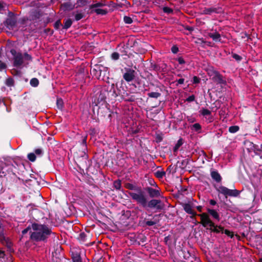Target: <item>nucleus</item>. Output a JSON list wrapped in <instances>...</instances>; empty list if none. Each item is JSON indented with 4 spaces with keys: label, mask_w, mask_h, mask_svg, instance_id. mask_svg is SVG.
Listing matches in <instances>:
<instances>
[{
    "label": "nucleus",
    "mask_w": 262,
    "mask_h": 262,
    "mask_svg": "<svg viewBox=\"0 0 262 262\" xmlns=\"http://www.w3.org/2000/svg\"><path fill=\"white\" fill-rule=\"evenodd\" d=\"M32 228L33 232L30 237L36 241L45 240L51 232V230L45 225L34 223L32 225Z\"/></svg>",
    "instance_id": "1"
},
{
    "label": "nucleus",
    "mask_w": 262,
    "mask_h": 262,
    "mask_svg": "<svg viewBox=\"0 0 262 262\" xmlns=\"http://www.w3.org/2000/svg\"><path fill=\"white\" fill-rule=\"evenodd\" d=\"M201 218V223L204 227L209 226L212 231L216 233H223L224 229L221 226H215L214 223L210 220L208 214L203 213L198 215Z\"/></svg>",
    "instance_id": "2"
},
{
    "label": "nucleus",
    "mask_w": 262,
    "mask_h": 262,
    "mask_svg": "<svg viewBox=\"0 0 262 262\" xmlns=\"http://www.w3.org/2000/svg\"><path fill=\"white\" fill-rule=\"evenodd\" d=\"M13 56L14 66L20 67L25 63L26 61H31L32 57L28 53L23 55L21 53L17 52L15 50L12 49L10 51Z\"/></svg>",
    "instance_id": "3"
},
{
    "label": "nucleus",
    "mask_w": 262,
    "mask_h": 262,
    "mask_svg": "<svg viewBox=\"0 0 262 262\" xmlns=\"http://www.w3.org/2000/svg\"><path fill=\"white\" fill-rule=\"evenodd\" d=\"M177 262H194L198 261L194 255H191L189 251L185 250H180L178 252V256L176 257Z\"/></svg>",
    "instance_id": "4"
},
{
    "label": "nucleus",
    "mask_w": 262,
    "mask_h": 262,
    "mask_svg": "<svg viewBox=\"0 0 262 262\" xmlns=\"http://www.w3.org/2000/svg\"><path fill=\"white\" fill-rule=\"evenodd\" d=\"M217 190L219 193L223 194L226 197H227V196L236 197L240 193V191L236 189H229L223 186H219Z\"/></svg>",
    "instance_id": "5"
},
{
    "label": "nucleus",
    "mask_w": 262,
    "mask_h": 262,
    "mask_svg": "<svg viewBox=\"0 0 262 262\" xmlns=\"http://www.w3.org/2000/svg\"><path fill=\"white\" fill-rule=\"evenodd\" d=\"M130 195L133 200L136 201L143 207L146 206V199L142 192L140 191L139 193L132 192L130 193Z\"/></svg>",
    "instance_id": "6"
},
{
    "label": "nucleus",
    "mask_w": 262,
    "mask_h": 262,
    "mask_svg": "<svg viewBox=\"0 0 262 262\" xmlns=\"http://www.w3.org/2000/svg\"><path fill=\"white\" fill-rule=\"evenodd\" d=\"M200 113L202 116L205 117L207 122L211 123L213 121V117L211 115V112L209 110L203 108L200 111Z\"/></svg>",
    "instance_id": "7"
},
{
    "label": "nucleus",
    "mask_w": 262,
    "mask_h": 262,
    "mask_svg": "<svg viewBox=\"0 0 262 262\" xmlns=\"http://www.w3.org/2000/svg\"><path fill=\"white\" fill-rule=\"evenodd\" d=\"M210 76H213V79L219 83H224V80L222 78V76L216 71L214 70H210L208 73Z\"/></svg>",
    "instance_id": "8"
},
{
    "label": "nucleus",
    "mask_w": 262,
    "mask_h": 262,
    "mask_svg": "<svg viewBox=\"0 0 262 262\" xmlns=\"http://www.w3.org/2000/svg\"><path fill=\"white\" fill-rule=\"evenodd\" d=\"M135 71L128 70L123 75V78L127 82H130L135 78Z\"/></svg>",
    "instance_id": "9"
},
{
    "label": "nucleus",
    "mask_w": 262,
    "mask_h": 262,
    "mask_svg": "<svg viewBox=\"0 0 262 262\" xmlns=\"http://www.w3.org/2000/svg\"><path fill=\"white\" fill-rule=\"evenodd\" d=\"M207 35L209 37L211 38L212 40L215 42H220L221 40V36L220 34L216 31L208 32Z\"/></svg>",
    "instance_id": "10"
},
{
    "label": "nucleus",
    "mask_w": 262,
    "mask_h": 262,
    "mask_svg": "<svg viewBox=\"0 0 262 262\" xmlns=\"http://www.w3.org/2000/svg\"><path fill=\"white\" fill-rule=\"evenodd\" d=\"M208 213L212 216V217L215 221H219L220 220V214L219 212L214 209L207 208Z\"/></svg>",
    "instance_id": "11"
},
{
    "label": "nucleus",
    "mask_w": 262,
    "mask_h": 262,
    "mask_svg": "<svg viewBox=\"0 0 262 262\" xmlns=\"http://www.w3.org/2000/svg\"><path fill=\"white\" fill-rule=\"evenodd\" d=\"M161 201L158 200H151L148 204V206L150 208H157V209H161V207L160 205Z\"/></svg>",
    "instance_id": "12"
},
{
    "label": "nucleus",
    "mask_w": 262,
    "mask_h": 262,
    "mask_svg": "<svg viewBox=\"0 0 262 262\" xmlns=\"http://www.w3.org/2000/svg\"><path fill=\"white\" fill-rule=\"evenodd\" d=\"M147 192L150 197H157L160 195V191L158 189H154L151 187H148L147 188Z\"/></svg>",
    "instance_id": "13"
},
{
    "label": "nucleus",
    "mask_w": 262,
    "mask_h": 262,
    "mask_svg": "<svg viewBox=\"0 0 262 262\" xmlns=\"http://www.w3.org/2000/svg\"><path fill=\"white\" fill-rule=\"evenodd\" d=\"M211 176L212 178L217 182H220L222 180L221 176L217 171H212L211 172Z\"/></svg>",
    "instance_id": "14"
},
{
    "label": "nucleus",
    "mask_w": 262,
    "mask_h": 262,
    "mask_svg": "<svg viewBox=\"0 0 262 262\" xmlns=\"http://www.w3.org/2000/svg\"><path fill=\"white\" fill-rule=\"evenodd\" d=\"M184 210L188 214L195 215L194 211L192 210L191 206L190 204H186L184 205Z\"/></svg>",
    "instance_id": "15"
},
{
    "label": "nucleus",
    "mask_w": 262,
    "mask_h": 262,
    "mask_svg": "<svg viewBox=\"0 0 262 262\" xmlns=\"http://www.w3.org/2000/svg\"><path fill=\"white\" fill-rule=\"evenodd\" d=\"M74 7V5H73L72 4L70 3H67L62 4L61 6V8L63 10L66 11L72 9Z\"/></svg>",
    "instance_id": "16"
},
{
    "label": "nucleus",
    "mask_w": 262,
    "mask_h": 262,
    "mask_svg": "<svg viewBox=\"0 0 262 262\" xmlns=\"http://www.w3.org/2000/svg\"><path fill=\"white\" fill-rule=\"evenodd\" d=\"M72 24V20L70 18H68L64 21L63 28L67 29L69 28Z\"/></svg>",
    "instance_id": "17"
},
{
    "label": "nucleus",
    "mask_w": 262,
    "mask_h": 262,
    "mask_svg": "<svg viewBox=\"0 0 262 262\" xmlns=\"http://www.w3.org/2000/svg\"><path fill=\"white\" fill-rule=\"evenodd\" d=\"M0 239L1 242L4 244V242H6L7 246L10 248L11 247V243L9 241L8 238H6L4 236H0Z\"/></svg>",
    "instance_id": "18"
},
{
    "label": "nucleus",
    "mask_w": 262,
    "mask_h": 262,
    "mask_svg": "<svg viewBox=\"0 0 262 262\" xmlns=\"http://www.w3.org/2000/svg\"><path fill=\"white\" fill-rule=\"evenodd\" d=\"M6 23L8 27L10 29L12 28L15 24V21L12 19H8L6 20Z\"/></svg>",
    "instance_id": "19"
},
{
    "label": "nucleus",
    "mask_w": 262,
    "mask_h": 262,
    "mask_svg": "<svg viewBox=\"0 0 262 262\" xmlns=\"http://www.w3.org/2000/svg\"><path fill=\"white\" fill-rule=\"evenodd\" d=\"M147 95L150 98H158L161 96V94L158 92H150Z\"/></svg>",
    "instance_id": "20"
},
{
    "label": "nucleus",
    "mask_w": 262,
    "mask_h": 262,
    "mask_svg": "<svg viewBox=\"0 0 262 262\" xmlns=\"http://www.w3.org/2000/svg\"><path fill=\"white\" fill-rule=\"evenodd\" d=\"M72 259L73 262H82L81 257L78 254H73Z\"/></svg>",
    "instance_id": "21"
},
{
    "label": "nucleus",
    "mask_w": 262,
    "mask_h": 262,
    "mask_svg": "<svg viewBox=\"0 0 262 262\" xmlns=\"http://www.w3.org/2000/svg\"><path fill=\"white\" fill-rule=\"evenodd\" d=\"M39 84V81L37 78H34L31 79L30 80V84L31 86L36 87L38 86Z\"/></svg>",
    "instance_id": "22"
},
{
    "label": "nucleus",
    "mask_w": 262,
    "mask_h": 262,
    "mask_svg": "<svg viewBox=\"0 0 262 262\" xmlns=\"http://www.w3.org/2000/svg\"><path fill=\"white\" fill-rule=\"evenodd\" d=\"M5 83L8 86H12L14 85V80L13 78L9 77L6 79Z\"/></svg>",
    "instance_id": "23"
},
{
    "label": "nucleus",
    "mask_w": 262,
    "mask_h": 262,
    "mask_svg": "<svg viewBox=\"0 0 262 262\" xmlns=\"http://www.w3.org/2000/svg\"><path fill=\"white\" fill-rule=\"evenodd\" d=\"M105 5V4L103 2H98L96 4L92 5L91 6V8H97V7H102Z\"/></svg>",
    "instance_id": "24"
},
{
    "label": "nucleus",
    "mask_w": 262,
    "mask_h": 262,
    "mask_svg": "<svg viewBox=\"0 0 262 262\" xmlns=\"http://www.w3.org/2000/svg\"><path fill=\"white\" fill-rule=\"evenodd\" d=\"M239 130V127L237 126H232L229 128V131L231 133L237 132Z\"/></svg>",
    "instance_id": "25"
},
{
    "label": "nucleus",
    "mask_w": 262,
    "mask_h": 262,
    "mask_svg": "<svg viewBox=\"0 0 262 262\" xmlns=\"http://www.w3.org/2000/svg\"><path fill=\"white\" fill-rule=\"evenodd\" d=\"M95 11L97 14L104 15L107 13V11L106 10L102 9H97Z\"/></svg>",
    "instance_id": "26"
},
{
    "label": "nucleus",
    "mask_w": 262,
    "mask_h": 262,
    "mask_svg": "<svg viewBox=\"0 0 262 262\" xmlns=\"http://www.w3.org/2000/svg\"><path fill=\"white\" fill-rule=\"evenodd\" d=\"M114 187L117 189L119 190L120 189L121 186V181H116L114 182Z\"/></svg>",
    "instance_id": "27"
},
{
    "label": "nucleus",
    "mask_w": 262,
    "mask_h": 262,
    "mask_svg": "<svg viewBox=\"0 0 262 262\" xmlns=\"http://www.w3.org/2000/svg\"><path fill=\"white\" fill-rule=\"evenodd\" d=\"M215 12H216V9L212 8H207L204 10V13L206 14H211V13Z\"/></svg>",
    "instance_id": "28"
},
{
    "label": "nucleus",
    "mask_w": 262,
    "mask_h": 262,
    "mask_svg": "<svg viewBox=\"0 0 262 262\" xmlns=\"http://www.w3.org/2000/svg\"><path fill=\"white\" fill-rule=\"evenodd\" d=\"M28 158L30 161L34 162L36 159V156L33 153H30L28 155Z\"/></svg>",
    "instance_id": "29"
},
{
    "label": "nucleus",
    "mask_w": 262,
    "mask_h": 262,
    "mask_svg": "<svg viewBox=\"0 0 262 262\" xmlns=\"http://www.w3.org/2000/svg\"><path fill=\"white\" fill-rule=\"evenodd\" d=\"M124 21L127 24H130L133 22L132 19L130 17L127 16H125L124 17Z\"/></svg>",
    "instance_id": "30"
},
{
    "label": "nucleus",
    "mask_w": 262,
    "mask_h": 262,
    "mask_svg": "<svg viewBox=\"0 0 262 262\" xmlns=\"http://www.w3.org/2000/svg\"><path fill=\"white\" fill-rule=\"evenodd\" d=\"M57 105L58 108L61 109L63 106V102L61 99H58L57 100Z\"/></svg>",
    "instance_id": "31"
},
{
    "label": "nucleus",
    "mask_w": 262,
    "mask_h": 262,
    "mask_svg": "<svg viewBox=\"0 0 262 262\" xmlns=\"http://www.w3.org/2000/svg\"><path fill=\"white\" fill-rule=\"evenodd\" d=\"M223 233H224L225 234L228 235V236H230L231 237H232L233 236V233L232 232H231L230 231L228 230H224Z\"/></svg>",
    "instance_id": "32"
},
{
    "label": "nucleus",
    "mask_w": 262,
    "mask_h": 262,
    "mask_svg": "<svg viewBox=\"0 0 262 262\" xmlns=\"http://www.w3.org/2000/svg\"><path fill=\"white\" fill-rule=\"evenodd\" d=\"M112 58L114 60H117L119 58V54L117 52H114L112 54Z\"/></svg>",
    "instance_id": "33"
},
{
    "label": "nucleus",
    "mask_w": 262,
    "mask_h": 262,
    "mask_svg": "<svg viewBox=\"0 0 262 262\" xmlns=\"http://www.w3.org/2000/svg\"><path fill=\"white\" fill-rule=\"evenodd\" d=\"M193 128L196 130H199L201 129V126L199 123H195L193 125Z\"/></svg>",
    "instance_id": "34"
},
{
    "label": "nucleus",
    "mask_w": 262,
    "mask_h": 262,
    "mask_svg": "<svg viewBox=\"0 0 262 262\" xmlns=\"http://www.w3.org/2000/svg\"><path fill=\"white\" fill-rule=\"evenodd\" d=\"M83 17V15L81 13H77L75 16L76 20H79L82 19Z\"/></svg>",
    "instance_id": "35"
},
{
    "label": "nucleus",
    "mask_w": 262,
    "mask_h": 262,
    "mask_svg": "<svg viewBox=\"0 0 262 262\" xmlns=\"http://www.w3.org/2000/svg\"><path fill=\"white\" fill-rule=\"evenodd\" d=\"M163 11L164 12L167 13H170L172 12V10L169 7H164Z\"/></svg>",
    "instance_id": "36"
},
{
    "label": "nucleus",
    "mask_w": 262,
    "mask_h": 262,
    "mask_svg": "<svg viewBox=\"0 0 262 262\" xmlns=\"http://www.w3.org/2000/svg\"><path fill=\"white\" fill-rule=\"evenodd\" d=\"M156 174L158 178H162L165 174V172L162 171H157Z\"/></svg>",
    "instance_id": "37"
},
{
    "label": "nucleus",
    "mask_w": 262,
    "mask_h": 262,
    "mask_svg": "<svg viewBox=\"0 0 262 262\" xmlns=\"http://www.w3.org/2000/svg\"><path fill=\"white\" fill-rule=\"evenodd\" d=\"M6 68V65L5 63L0 61V71H3Z\"/></svg>",
    "instance_id": "38"
},
{
    "label": "nucleus",
    "mask_w": 262,
    "mask_h": 262,
    "mask_svg": "<svg viewBox=\"0 0 262 262\" xmlns=\"http://www.w3.org/2000/svg\"><path fill=\"white\" fill-rule=\"evenodd\" d=\"M178 51H179V49L177 46H173V47H172L171 51L173 53L176 54L178 52Z\"/></svg>",
    "instance_id": "39"
},
{
    "label": "nucleus",
    "mask_w": 262,
    "mask_h": 262,
    "mask_svg": "<svg viewBox=\"0 0 262 262\" xmlns=\"http://www.w3.org/2000/svg\"><path fill=\"white\" fill-rule=\"evenodd\" d=\"M193 82L194 83H198L200 82V79L196 77V76H194L193 77Z\"/></svg>",
    "instance_id": "40"
},
{
    "label": "nucleus",
    "mask_w": 262,
    "mask_h": 262,
    "mask_svg": "<svg viewBox=\"0 0 262 262\" xmlns=\"http://www.w3.org/2000/svg\"><path fill=\"white\" fill-rule=\"evenodd\" d=\"M182 144V140L180 139L178 141L177 144H176V145L174 147L175 150L178 149L179 147V146H180Z\"/></svg>",
    "instance_id": "41"
},
{
    "label": "nucleus",
    "mask_w": 262,
    "mask_h": 262,
    "mask_svg": "<svg viewBox=\"0 0 262 262\" xmlns=\"http://www.w3.org/2000/svg\"><path fill=\"white\" fill-rule=\"evenodd\" d=\"M233 57L236 60H241L242 59L241 57L239 55L236 54L233 55Z\"/></svg>",
    "instance_id": "42"
},
{
    "label": "nucleus",
    "mask_w": 262,
    "mask_h": 262,
    "mask_svg": "<svg viewBox=\"0 0 262 262\" xmlns=\"http://www.w3.org/2000/svg\"><path fill=\"white\" fill-rule=\"evenodd\" d=\"M178 61L181 64H183V63H185V61H184V59L182 57H179L178 58Z\"/></svg>",
    "instance_id": "43"
},
{
    "label": "nucleus",
    "mask_w": 262,
    "mask_h": 262,
    "mask_svg": "<svg viewBox=\"0 0 262 262\" xmlns=\"http://www.w3.org/2000/svg\"><path fill=\"white\" fill-rule=\"evenodd\" d=\"M156 223L154 221H147L146 222V224L148 226H152L154 225Z\"/></svg>",
    "instance_id": "44"
},
{
    "label": "nucleus",
    "mask_w": 262,
    "mask_h": 262,
    "mask_svg": "<svg viewBox=\"0 0 262 262\" xmlns=\"http://www.w3.org/2000/svg\"><path fill=\"white\" fill-rule=\"evenodd\" d=\"M194 100V96L193 95H191V96H189L187 99V100L189 102L193 101Z\"/></svg>",
    "instance_id": "45"
},
{
    "label": "nucleus",
    "mask_w": 262,
    "mask_h": 262,
    "mask_svg": "<svg viewBox=\"0 0 262 262\" xmlns=\"http://www.w3.org/2000/svg\"><path fill=\"white\" fill-rule=\"evenodd\" d=\"M177 82L180 84H183L184 82V79L183 78H180L177 80Z\"/></svg>",
    "instance_id": "46"
},
{
    "label": "nucleus",
    "mask_w": 262,
    "mask_h": 262,
    "mask_svg": "<svg viewBox=\"0 0 262 262\" xmlns=\"http://www.w3.org/2000/svg\"><path fill=\"white\" fill-rule=\"evenodd\" d=\"M209 203H210V205H213H213H216V201H215V200H210V201H209Z\"/></svg>",
    "instance_id": "47"
},
{
    "label": "nucleus",
    "mask_w": 262,
    "mask_h": 262,
    "mask_svg": "<svg viewBox=\"0 0 262 262\" xmlns=\"http://www.w3.org/2000/svg\"><path fill=\"white\" fill-rule=\"evenodd\" d=\"M29 229H30V228L28 227V228H26L25 229L23 230L22 231L23 234H25L26 233H27L28 232V231L29 230Z\"/></svg>",
    "instance_id": "48"
},
{
    "label": "nucleus",
    "mask_w": 262,
    "mask_h": 262,
    "mask_svg": "<svg viewBox=\"0 0 262 262\" xmlns=\"http://www.w3.org/2000/svg\"><path fill=\"white\" fill-rule=\"evenodd\" d=\"M35 153L37 155H39L41 153V150L40 149H37L35 151Z\"/></svg>",
    "instance_id": "49"
},
{
    "label": "nucleus",
    "mask_w": 262,
    "mask_h": 262,
    "mask_svg": "<svg viewBox=\"0 0 262 262\" xmlns=\"http://www.w3.org/2000/svg\"><path fill=\"white\" fill-rule=\"evenodd\" d=\"M86 138H84L83 139V141H82V143L84 145H85L86 144Z\"/></svg>",
    "instance_id": "50"
},
{
    "label": "nucleus",
    "mask_w": 262,
    "mask_h": 262,
    "mask_svg": "<svg viewBox=\"0 0 262 262\" xmlns=\"http://www.w3.org/2000/svg\"><path fill=\"white\" fill-rule=\"evenodd\" d=\"M3 6L2 4L0 2V11H1L3 9Z\"/></svg>",
    "instance_id": "51"
},
{
    "label": "nucleus",
    "mask_w": 262,
    "mask_h": 262,
    "mask_svg": "<svg viewBox=\"0 0 262 262\" xmlns=\"http://www.w3.org/2000/svg\"><path fill=\"white\" fill-rule=\"evenodd\" d=\"M201 208H202L201 206L198 207V209L200 212L201 211Z\"/></svg>",
    "instance_id": "52"
},
{
    "label": "nucleus",
    "mask_w": 262,
    "mask_h": 262,
    "mask_svg": "<svg viewBox=\"0 0 262 262\" xmlns=\"http://www.w3.org/2000/svg\"><path fill=\"white\" fill-rule=\"evenodd\" d=\"M2 255H4V253L3 252L0 251V257L2 256Z\"/></svg>",
    "instance_id": "53"
},
{
    "label": "nucleus",
    "mask_w": 262,
    "mask_h": 262,
    "mask_svg": "<svg viewBox=\"0 0 262 262\" xmlns=\"http://www.w3.org/2000/svg\"><path fill=\"white\" fill-rule=\"evenodd\" d=\"M259 262H262V258H260V259H259Z\"/></svg>",
    "instance_id": "54"
},
{
    "label": "nucleus",
    "mask_w": 262,
    "mask_h": 262,
    "mask_svg": "<svg viewBox=\"0 0 262 262\" xmlns=\"http://www.w3.org/2000/svg\"><path fill=\"white\" fill-rule=\"evenodd\" d=\"M58 22H56V24H57V25H58Z\"/></svg>",
    "instance_id": "55"
},
{
    "label": "nucleus",
    "mask_w": 262,
    "mask_h": 262,
    "mask_svg": "<svg viewBox=\"0 0 262 262\" xmlns=\"http://www.w3.org/2000/svg\"><path fill=\"white\" fill-rule=\"evenodd\" d=\"M58 22H56V24H57V25H58Z\"/></svg>",
    "instance_id": "56"
}]
</instances>
